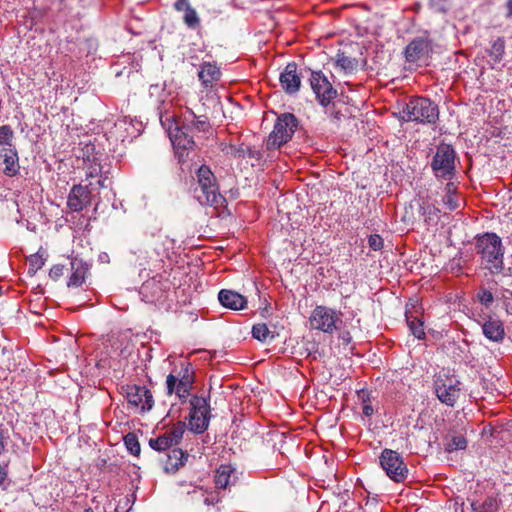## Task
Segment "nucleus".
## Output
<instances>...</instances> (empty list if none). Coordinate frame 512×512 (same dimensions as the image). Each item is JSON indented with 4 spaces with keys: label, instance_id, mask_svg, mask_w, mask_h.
Instances as JSON below:
<instances>
[{
    "label": "nucleus",
    "instance_id": "obj_1",
    "mask_svg": "<svg viewBox=\"0 0 512 512\" xmlns=\"http://www.w3.org/2000/svg\"><path fill=\"white\" fill-rule=\"evenodd\" d=\"M210 131L211 124L208 117L196 116L191 109L187 108L180 117L175 118L174 127L169 128V137L178 162H186L189 152L194 149L196 132L207 134Z\"/></svg>",
    "mask_w": 512,
    "mask_h": 512
},
{
    "label": "nucleus",
    "instance_id": "obj_48",
    "mask_svg": "<svg viewBox=\"0 0 512 512\" xmlns=\"http://www.w3.org/2000/svg\"><path fill=\"white\" fill-rule=\"evenodd\" d=\"M505 18L506 19H512V0H507L505 3Z\"/></svg>",
    "mask_w": 512,
    "mask_h": 512
},
{
    "label": "nucleus",
    "instance_id": "obj_8",
    "mask_svg": "<svg viewBox=\"0 0 512 512\" xmlns=\"http://www.w3.org/2000/svg\"><path fill=\"white\" fill-rule=\"evenodd\" d=\"M460 384L455 376L439 373L434 381V391L439 401L454 406L460 395Z\"/></svg>",
    "mask_w": 512,
    "mask_h": 512
},
{
    "label": "nucleus",
    "instance_id": "obj_12",
    "mask_svg": "<svg viewBox=\"0 0 512 512\" xmlns=\"http://www.w3.org/2000/svg\"><path fill=\"white\" fill-rule=\"evenodd\" d=\"M129 404L141 407L142 411H149L154 405L153 395L145 386L135 384L122 387Z\"/></svg>",
    "mask_w": 512,
    "mask_h": 512
},
{
    "label": "nucleus",
    "instance_id": "obj_18",
    "mask_svg": "<svg viewBox=\"0 0 512 512\" xmlns=\"http://www.w3.org/2000/svg\"><path fill=\"white\" fill-rule=\"evenodd\" d=\"M482 332L484 336L493 342H502L505 337V329L503 322L496 318L488 315L483 318Z\"/></svg>",
    "mask_w": 512,
    "mask_h": 512
},
{
    "label": "nucleus",
    "instance_id": "obj_22",
    "mask_svg": "<svg viewBox=\"0 0 512 512\" xmlns=\"http://www.w3.org/2000/svg\"><path fill=\"white\" fill-rule=\"evenodd\" d=\"M72 274L67 282L68 287L81 286L86 278L88 272V265L81 259L74 257L70 262Z\"/></svg>",
    "mask_w": 512,
    "mask_h": 512
},
{
    "label": "nucleus",
    "instance_id": "obj_32",
    "mask_svg": "<svg viewBox=\"0 0 512 512\" xmlns=\"http://www.w3.org/2000/svg\"><path fill=\"white\" fill-rule=\"evenodd\" d=\"M124 443L127 448V450L134 456H138L140 454V443L138 441V438L136 434L134 433H128L124 436Z\"/></svg>",
    "mask_w": 512,
    "mask_h": 512
},
{
    "label": "nucleus",
    "instance_id": "obj_42",
    "mask_svg": "<svg viewBox=\"0 0 512 512\" xmlns=\"http://www.w3.org/2000/svg\"><path fill=\"white\" fill-rule=\"evenodd\" d=\"M369 247L374 251H379L383 248V239L378 234H373L368 239Z\"/></svg>",
    "mask_w": 512,
    "mask_h": 512
},
{
    "label": "nucleus",
    "instance_id": "obj_27",
    "mask_svg": "<svg viewBox=\"0 0 512 512\" xmlns=\"http://www.w3.org/2000/svg\"><path fill=\"white\" fill-rule=\"evenodd\" d=\"M498 509V500L493 496L487 497L481 504H471L472 512H497Z\"/></svg>",
    "mask_w": 512,
    "mask_h": 512
},
{
    "label": "nucleus",
    "instance_id": "obj_51",
    "mask_svg": "<svg viewBox=\"0 0 512 512\" xmlns=\"http://www.w3.org/2000/svg\"><path fill=\"white\" fill-rule=\"evenodd\" d=\"M107 180H108L107 178L99 179V180H98V185H99L100 187H103V188L107 187V185H106V181H107Z\"/></svg>",
    "mask_w": 512,
    "mask_h": 512
},
{
    "label": "nucleus",
    "instance_id": "obj_19",
    "mask_svg": "<svg viewBox=\"0 0 512 512\" xmlns=\"http://www.w3.org/2000/svg\"><path fill=\"white\" fill-rule=\"evenodd\" d=\"M4 164L3 172L12 177L19 172L18 153L15 147H3L0 150V165Z\"/></svg>",
    "mask_w": 512,
    "mask_h": 512
},
{
    "label": "nucleus",
    "instance_id": "obj_35",
    "mask_svg": "<svg viewBox=\"0 0 512 512\" xmlns=\"http://www.w3.org/2000/svg\"><path fill=\"white\" fill-rule=\"evenodd\" d=\"M135 494L132 493L130 495H125L124 497L120 498L117 502L115 511L116 512H129L134 504L135 501Z\"/></svg>",
    "mask_w": 512,
    "mask_h": 512
},
{
    "label": "nucleus",
    "instance_id": "obj_4",
    "mask_svg": "<svg viewBox=\"0 0 512 512\" xmlns=\"http://www.w3.org/2000/svg\"><path fill=\"white\" fill-rule=\"evenodd\" d=\"M298 127V119L292 113H282L277 117L272 132L265 141L267 150H276L288 143Z\"/></svg>",
    "mask_w": 512,
    "mask_h": 512
},
{
    "label": "nucleus",
    "instance_id": "obj_7",
    "mask_svg": "<svg viewBox=\"0 0 512 512\" xmlns=\"http://www.w3.org/2000/svg\"><path fill=\"white\" fill-rule=\"evenodd\" d=\"M456 154L450 144L441 143L431 161V168L437 178L450 180L455 175Z\"/></svg>",
    "mask_w": 512,
    "mask_h": 512
},
{
    "label": "nucleus",
    "instance_id": "obj_49",
    "mask_svg": "<svg viewBox=\"0 0 512 512\" xmlns=\"http://www.w3.org/2000/svg\"><path fill=\"white\" fill-rule=\"evenodd\" d=\"M362 412L365 416L370 417L374 413V409L371 404H363Z\"/></svg>",
    "mask_w": 512,
    "mask_h": 512
},
{
    "label": "nucleus",
    "instance_id": "obj_26",
    "mask_svg": "<svg viewBox=\"0 0 512 512\" xmlns=\"http://www.w3.org/2000/svg\"><path fill=\"white\" fill-rule=\"evenodd\" d=\"M232 468L230 466H221L215 475V486L217 489H226L228 488L230 483V477L232 473Z\"/></svg>",
    "mask_w": 512,
    "mask_h": 512
},
{
    "label": "nucleus",
    "instance_id": "obj_13",
    "mask_svg": "<svg viewBox=\"0 0 512 512\" xmlns=\"http://www.w3.org/2000/svg\"><path fill=\"white\" fill-rule=\"evenodd\" d=\"M432 53L431 41L425 37L413 39L405 48V60L409 63L426 61Z\"/></svg>",
    "mask_w": 512,
    "mask_h": 512
},
{
    "label": "nucleus",
    "instance_id": "obj_33",
    "mask_svg": "<svg viewBox=\"0 0 512 512\" xmlns=\"http://www.w3.org/2000/svg\"><path fill=\"white\" fill-rule=\"evenodd\" d=\"M184 23L191 29H196L200 26V18L194 8L187 9L183 16Z\"/></svg>",
    "mask_w": 512,
    "mask_h": 512
},
{
    "label": "nucleus",
    "instance_id": "obj_9",
    "mask_svg": "<svg viewBox=\"0 0 512 512\" xmlns=\"http://www.w3.org/2000/svg\"><path fill=\"white\" fill-rule=\"evenodd\" d=\"M379 462L386 475L395 482H404L408 476V468L403 457L392 449H384Z\"/></svg>",
    "mask_w": 512,
    "mask_h": 512
},
{
    "label": "nucleus",
    "instance_id": "obj_30",
    "mask_svg": "<svg viewBox=\"0 0 512 512\" xmlns=\"http://www.w3.org/2000/svg\"><path fill=\"white\" fill-rule=\"evenodd\" d=\"M186 424L183 421H179L172 426L164 435H168V439L172 440V445H177L185 432Z\"/></svg>",
    "mask_w": 512,
    "mask_h": 512
},
{
    "label": "nucleus",
    "instance_id": "obj_31",
    "mask_svg": "<svg viewBox=\"0 0 512 512\" xmlns=\"http://www.w3.org/2000/svg\"><path fill=\"white\" fill-rule=\"evenodd\" d=\"M149 445L152 449L156 451H164L169 449L172 445V440L168 439V435H161L156 438H151L149 440Z\"/></svg>",
    "mask_w": 512,
    "mask_h": 512
},
{
    "label": "nucleus",
    "instance_id": "obj_23",
    "mask_svg": "<svg viewBox=\"0 0 512 512\" xmlns=\"http://www.w3.org/2000/svg\"><path fill=\"white\" fill-rule=\"evenodd\" d=\"M188 457L189 455L181 449H172L167 455L166 463L164 466L165 471L168 473H175L185 464V461L188 459Z\"/></svg>",
    "mask_w": 512,
    "mask_h": 512
},
{
    "label": "nucleus",
    "instance_id": "obj_14",
    "mask_svg": "<svg viewBox=\"0 0 512 512\" xmlns=\"http://www.w3.org/2000/svg\"><path fill=\"white\" fill-rule=\"evenodd\" d=\"M91 193L88 185H73L67 198L68 208L73 212L82 211L91 204Z\"/></svg>",
    "mask_w": 512,
    "mask_h": 512
},
{
    "label": "nucleus",
    "instance_id": "obj_10",
    "mask_svg": "<svg viewBox=\"0 0 512 512\" xmlns=\"http://www.w3.org/2000/svg\"><path fill=\"white\" fill-rule=\"evenodd\" d=\"M190 405L191 410L188 418L190 430L196 434H201L207 430L209 425V403L203 397L193 396L190 399Z\"/></svg>",
    "mask_w": 512,
    "mask_h": 512
},
{
    "label": "nucleus",
    "instance_id": "obj_3",
    "mask_svg": "<svg viewBox=\"0 0 512 512\" xmlns=\"http://www.w3.org/2000/svg\"><path fill=\"white\" fill-rule=\"evenodd\" d=\"M438 105L427 97L412 96L401 105L399 119L405 122L434 125L439 120Z\"/></svg>",
    "mask_w": 512,
    "mask_h": 512
},
{
    "label": "nucleus",
    "instance_id": "obj_45",
    "mask_svg": "<svg viewBox=\"0 0 512 512\" xmlns=\"http://www.w3.org/2000/svg\"><path fill=\"white\" fill-rule=\"evenodd\" d=\"M174 8L177 11L186 12L187 9L191 8V5L189 3V0H176V2L174 3Z\"/></svg>",
    "mask_w": 512,
    "mask_h": 512
},
{
    "label": "nucleus",
    "instance_id": "obj_46",
    "mask_svg": "<svg viewBox=\"0 0 512 512\" xmlns=\"http://www.w3.org/2000/svg\"><path fill=\"white\" fill-rule=\"evenodd\" d=\"M357 395H358L359 400H361L362 404H370V400H371V392L370 391L362 389V390L358 391Z\"/></svg>",
    "mask_w": 512,
    "mask_h": 512
},
{
    "label": "nucleus",
    "instance_id": "obj_53",
    "mask_svg": "<svg viewBox=\"0 0 512 512\" xmlns=\"http://www.w3.org/2000/svg\"><path fill=\"white\" fill-rule=\"evenodd\" d=\"M342 339H343L344 341H346V342H349V341H350V339H351V338H350V334H349V332L344 333V334H343V336H342Z\"/></svg>",
    "mask_w": 512,
    "mask_h": 512
},
{
    "label": "nucleus",
    "instance_id": "obj_17",
    "mask_svg": "<svg viewBox=\"0 0 512 512\" xmlns=\"http://www.w3.org/2000/svg\"><path fill=\"white\" fill-rule=\"evenodd\" d=\"M173 372H175V374L170 373L166 379V388H167V393L169 395H172L174 393L177 381L182 380L188 384H191V385L194 384L195 372L190 363L181 364L180 370L177 371L175 369Z\"/></svg>",
    "mask_w": 512,
    "mask_h": 512
},
{
    "label": "nucleus",
    "instance_id": "obj_25",
    "mask_svg": "<svg viewBox=\"0 0 512 512\" xmlns=\"http://www.w3.org/2000/svg\"><path fill=\"white\" fill-rule=\"evenodd\" d=\"M445 451L451 453L457 450H464L467 447V440L461 434H451L445 438Z\"/></svg>",
    "mask_w": 512,
    "mask_h": 512
},
{
    "label": "nucleus",
    "instance_id": "obj_38",
    "mask_svg": "<svg viewBox=\"0 0 512 512\" xmlns=\"http://www.w3.org/2000/svg\"><path fill=\"white\" fill-rule=\"evenodd\" d=\"M270 331L265 323H258L252 327V336L259 341H266Z\"/></svg>",
    "mask_w": 512,
    "mask_h": 512
},
{
    "label": "nucleus",
    "instance_id": "obj_39",
    "mask_svg": "<svg viewBox=\"0 0 512 512\" xmlns=\"http://www.w3.org/2000/svg\"><path fill=\"white\" fill-rule=\"evenodd\" d=\"M336 63L345 71H352L356 66L355 59L346 56L344 53L337 54Z\"/></svg>",
    "mask_w": 512,
    "mask_h": 512
},
{
    "label": "nucleus",
    "instance_id": "obj_21",
    "mask_svg": "<svg viewBox=\"0 0 512 512\" xmlns=\"http://www.w3.org/2000/svg\"><path fill=\"white\" fill-rule=\"evenodd\" d=\"M166 285L155 278L146 281L141 287V294L146 301H159L164 297Z\"/></svg>",
    "mask_w": 512,
    "mask_h": 512
},
{
    "label": "nucleus",
    "instance_id": "obj_54",
    "mask_svg": "<svg viewBox=\"0 0 512 512\" xmlns=\"http://www.w3.org/2000/svg\"><path fill=\"white\" fill-rule=\"evenodd\" d=\"M94 174H97L96 170H94V172L91 171L89 174H87V177H93Z\"/></svg>",
    "mask_w": 512,
    "mask_h": 512
},
{
    "label": "nucleus",
    "instance_id": "obj_37",
    "mask_svg": "<svg viewBox=\"0 0 512 512\" xmlns=\"http://www.w3.org/2000/svg\"><path fill=\"white\" fill-rule=\"evenodd\" d=\"M193 388V385L186 383L185 381H177L174 393L185 402L187 397L190 395V392Z\"/></svg>",
    "mask_w": 512,
    "mask_h": 512
},
{
    "label": "nucleus",
    "instance_id": "obj_41",
    "mask_svg": "<svg viewBox=\"0 0 512 512\" xmlns=\"http://www.w3.org/2000/svg\"><path fill=\"white\" fill-rule=\"evenodd\" d=\"M477 298L480 301V303L485 305L486 307H489L494 301V296L492 292L486 289H481L477 293Z\"/></svg>",
    "mask_w": 512,
    "mask_h": 512
},
{
    "label": "nucleus",
    "instance_id": "obj_43",
    "mask_svg": "<svg viewBox=\"0 0 512 512\" xmlns=\"http://www.w3.org/2000/svg\"><path fill=\"white\" fill-rule=\"evenodd\" d=\"M422 214L425 216V221L432 220V215H434L437 218V213L439 212V209L434 206H422L421 207Z\"/></svg>",
    "mask_w": 512,
    "mask_h": 512
},
{
    "label": "nucleus",
    "instance_id": "obj_52",
    "mask_svg": "<svg viewBox=\"0 0 512 512\" xmlns=\"http://www.w3.org/2000/svg\"><path fill=\"white\" fill-rule=\"evenodd\" d=\"M5 476H6V474L4 472V469L0 465V483L4 480Z\"/></svg>",
    "mask_w": 512,
    "mask_h": 512
},
{
    "label": "nucleus",
    "instance_id": "obj_29",
    "mask_svg": "<svg viewBox=\"0 0 512 512\" xmlns=\"http://www.w3.org/2000/svg\"><path fill=\"white\" fill-rule=\"evenodd\" d=\"M234 156L245 158H254L260 160L262 158V153L258 150H255L249 146L244 144L239 145L238 147H232Z\"/></svg>",
    "mask_w": 512,
    "mask_h": 512
},
{
    "label": "nucleus",
    "instance_id": "obj_11",
    "mask_svg": "<svg viewBox=\"0 0 512 512\" xmlns=\"http://www.w3.org/2000/svg\"><path fill=\"white\" fill-rule=\"evenodd\" d=\"M309 81L316 99L322 106L329 105L337 97V90L321 71L312 72Z\"/></svg>",
    "mask_w": 512,
    "mask_h": 512
},
{
    "label": "nucleus",
    "instance_id": "obj_15",
    "mask_svg": "<svg viewBox=\"0 0 512 512\" xmlns=\"http://www.w3.org/2000/svg\"><path fill=\"white\" fill-rule=\"evenodd\" d=\"M297 68L298 66L295 62H290L280 74L281 87L287 94H295L300 89L301 76L297 72Z\"/></svg>",
    "mask_w": 512,
    "mask_h": 512
},
{
    "label": "nucleus",
    "instance_id": "obj_6",
    "mask_svg": "<svg viewBox=\"0 0 512 512\" xmlns=\"http://www.w3.org/2000/svg\"><path fill=\"white\" fill-rule=\"evenodd\" d=\"M342 313L324 305L316 306L309 317L311 329L321 331L326 334H333L342 324Z\"/></svg>",
    "mask_w": 512,
    "mask_h": 512
},
{
    "label": "nucleus",
    "instance_id": "obj_36",
    "mask_svg": "<svg viewBox=\"0 0 512 512\" xmlns=\"http://www.w3.org/2000/svg\"><path fill=\"white\" fill-rule=\"evenodd\" d=\"M45 264V259L42 256L35 254L31 255L28 259V274L31 276L41 269Z\"/></svg>",
    "mask_w": 512,
    "mask_h": 512
},
{
    "label": "nucleus",
    "instance_id": "obj_34",
    "mask_svg": "<svg viewBox=\"0 0 512 512\" xmlns=\"http://www.w3.org/2000/svg\"><path fill=\"white\" fill-rule=\"evenodd\" d=\"M14 137V132L9 125L0 126V145L5 147L13 148L12 139Z\"/></svg>",
    "mask_w": 512,
    "mask_h": 512
},
{
    "label": "nucleus",
    "instance_id": "obj_24",
    "mask_svg": "<svg viewBox=\"0 0 512 512\" xmlns=\"http://www.w3.org/2000/svg\"><path fill=\"white\" fill-rule=\"evenodd\" d=\"M407 325L411 333L418 339L425 338L424 323L418 316L413 315L409 310L405 313Z\"/></svg>",
    "mask_w": 512,
    "mask_h": 512
},
{
    "label": "nucleus",
    "instance_id": "obj_40",
    "mask_svg": "<svg viewBox=\"0 0 512 512\" xmlns=\"http://www.w3.org/2000/svg\"><path fill=\"white\" fill-rule=\"evenodd\" d=\"M460 198L456 193L445 194L443 196V203L448 210L454 211L460 206Z\"/></svg>",
    "mask_w": 512,
    "mask_h": 512
},
{
    "label": "nucleus",
    "instance_id": "obj_55",
    "mask_svg": "<svg viewBox=\"0 0 512 512\" xmlns=\"http://www.w3.org/2000/svg\"><path fill=\"white\" fill-rule=\"evenodd\" d=\"M211 512H219L217 509H210Z\"/></svg>",
    "mask_w": 512,
    "mask_h": 512
},
{
    "label": "nucleus",
    "instance_id": "obj_56",
    "mask_svg": "<svg viewBox=\"0 0 512 512\" xmlns=\"http://www.w3.org/2000/svg\"><path fill=\"white\" fill-rule=\"evenodd\" d=\"M2 294V287L0 286V295Z\"/></svg>",
    "mask_w": 512,
    "mask_h": 512
},
{
    "label": "nucleus",
    "instance_id": "obj_50",
    "mask_svg": "<svg viewBox=\"0 0 512 512\" xmlns=\"http://www.w3.org/2000/svg\"><path fill=\"white\" fill-rule=\"evenodd\" d=\"M446 194L456 193L453 183H447L445 187Z\"/></svg>",
    "mask_w": 512,
    "mask_h": 512
},
{
    "label": "nucleus",
    "instance_id": "obj_2",
    "mask_svg": "<svg viewBox=\"0 0 512 512\" xmlns=\"http://www.w3.org/2000/svg\"><path fill=\"white\" fill-rule=\"evenodd\" d=\"M197 184L193 187L194 198L201 205H208L215 209L226 206V198L220 193L217 179L210 168L202 165L196 172Z\"/></svg>",
    "mask_w": 512,
    "mask_h": 512
},
{
    "label": "nucleus",
    "instance_id": "obj_20",
    "mask_svg": "<svg viewBox=\"0 0 512 512\" xmlns=\"http://www.w3.org/2000/svg\"><path fill=\"white\" fill-rule=\"evenodd\" d=\"M218 300L222 306L232 310H242L247 305V299L240 293L222 289L218 294Z\"/></svg>",
    "mask_w": 512,
    "mask_h": 512
},
{
    "label": "nucleus",
    "instance_id": "obj_16",
    "mask_svg": "<svg viewBox=\"0 0 512 512\" xmlns=\"http://www.w3.org/2000/svg\"><path fill=\"white\" fill-rule=\"evenodd\" d=\"M222 72L215 62H203L200 65L198 78L204 89H213L221 80Z\"/></svg>",
    "mask_w": 512,
    "mask_h": 512
},
{
    "label": "nucleus",
    "instance_id": "obj_5",
    "mask_svg": "<svg viewBox=\"0 0 512 512\" xmlns=\"http://www.w3.org/2000/svg\"><path fill=\"white\" fill-rule=\"evenodd\" d=\"M476 251L482 259L491 264L490 269H501L503 265L502 242L494 233L479 236L476 241Z\"/></svg>",
    "mask_w": 512,
    "mask_h": 512
},
{
    "label": "nucleus",
    "instance_id": "obj_28",
    "mask_svg": "<svg viewBox=\"0 0 512 512\" xmlns=\"http://www.w3.org/2000/svg\"><path fill=\"white\" fill-rule=\"evenodd\" d=\"M489 56L493 59L494 62L499 63L504 56L505 53V40L503 37H498L491 45V48L488 51Z\"/></svg>",
    "mask_w": 512,
    "mask_h": 512
},
{
    "label": "nucleus",
    "instance_id": "obj_44",
    "mask_svg": "<svg viewBox=\"0 0 512 512\" xmlns=\"http://www.w3.org/2000/svg\"><path fill=\"white\" fill-rule=\"evenodd\" d=\"M63 274L64 266L60 264L54 265L49 272L50 278L53 279L54 281L58 280L61 276H63Z\"/></svg>",
    "mask_w": 512,
    "mask_h": 512
},
{
    "label": "nucleus",
    "instance_id": "obj_47",
    "mask_svg": "<svg viewBox=\"0 0 512 512\" xmlns=\"http://www.w3.org/2000/svg\"><path fill=\"white\" fill-rule=\"evenodd\" d=\"M218 501H219V497L215 493L208 494L204 499V503L207 504L208 506L214 505Z\"/></svg>",
    "mask_w": 512,
    "mask_h": 512
}]
</instances>
